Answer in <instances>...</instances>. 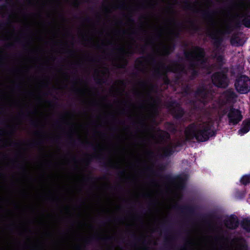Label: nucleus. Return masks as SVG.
<instances>
[{"mask_svg": "<svg viewBox=\"0 0 250 250\" xmlns=\"http://www.w3.org/2000/svg\"><path fill=\"white\" fill-rule=\"evenodd\" d=\"M241 182L243 185H247L250 182V176L248 175L243 176L241 180Z\"/></svg>", "mask_w": 250, "mask_h": 250, "instance_id": "obj_20", "label": "nucleus"}, {"mask_svg": "<svg viewBox=\"0 0 250 250\" xmlns=\"http://www.w3.org/2000/svg\"><path fill=\"white\" fill-rule=\"evenodd\" d=\"M186 58L190 62L188 70L182 65L175 62H172L166 65L161 62L157 61L153 57L149 56L146 58L138 59L135 66L140 71L150 73L155 76H164L167 72H184L189 73L194 76L197 72L196 66L203 64L205 62L204 52L202 49L194 47L189 51L185 52Z\"/></svg>", "mask_w": 250, "mask_h": 250, "instance_id": "obj_2", "label": "nucleus"}, {"mask_svg": "<svg viewBox=\"0 0 250 250\" xmlns=\"http://www.w3.org/2000/svg\"><path fill=\"white\" fill-rule=\"evenodd\" d=\"M173 49V43L171 37L167 41L160 42L158 47L156 48L157 53L160 55H167L170 53Z\"/></svg>", "mask_w": 250, "mask_h": 250, "instance_id": "obj_8", "label": "nucleus"}, {"mask_svg": "<svg viewBox=\"0 0 250 250\" xmlns=\"http://www.w3.org/2000/svg\"><path fill=\"white\" fill-rule=\"evenodd\" d=\"M250 129V120L244 121L243 123L242 126L239 130V133L241 134H244L248 132Z\"/></svg>", "mask_w": 250, "mask_h": 250, "instance_id": "obj_14", "label": "nucleus"}, {"mask_svg": "<svg viewBox=\"0 0 250 250\" xmlns=\"http://www.w3.org/2000/svg\"><path fill=\"white\" fill-rule=\"evenodd\" d=\"M123 42H122L123 44L120 47V51L123 55H129V54L133 52V46L124 41Z\"/></svg>", "mask_w": 250, "mask_h": 250, "instance_id": "obj_11", "label": "nucleus"}, {"mask_svg": "<svg viewBox=\"0 0 250 250\" xmlns=\"http://www.w3.org/2000/svg\"><path fill=\"white\" fill-rule=\"evenodd\" d=\"M212 81L217 87L223 88L227 87L229 83L226 75L221 73H215L212 77Z\"/></svg>", "mask_w": 250, "mask_h": 250, "instance_id": "obj_9", "label": "nucleus"}, {"mask_svg": "<svg viewBox=\"0 0 250 250\" xmlns=\"http://www.w3.org/2000/svg\"><path fill=\"white\" fill-rule=\"evenodd\" d=\"M171 111L174 116L177 118L181 117L184 113L183 109L179 106L174 107Z\"/></svg>", "mask_w": 250, "mask_h": 250, "instance_id": "obj_17", "label": "nucleus"}, {"mask_svg": "<svg viewBox=\"0 0 250 250\" xmlns=\"http://www.w3.org/2000/svg\"><path fill=\"white\" fill-rule=\"evenodd\" d=\"M235 87L236 90L241 94L248 93L250 90V79L244 75L240 76L236 80Z\"/></svg>", "mask_w": 250, "mask_h": 250, "instance_id": "obj_6", "label": "nucleus"}, {"mask_svg": "<svg viewBox=\"0 0 250 250\" xmlns=\"http://www.w3.org/2000/svg\"><path fill=\"white\" fill-rule=\"evenodd\" d=\"M236 96L235 93L231 89H229L224 92L220 97L219 104L221 105L228 104L229 107L226 109V112L228 113V117L229 123L235 125L237 124L241 120V115L238 110H236L231 107L230 103L233 102Z\"/></svg>", "mask_w": 250, "mask_h": 250, "instance_id": "obj_5", "label": "nucleus"}, {"mask_svg": "<svg viewBox=\"0 0 250 250\" xmlns=\"http://www.w3.org/2000/svg\"><path fill=\"white\" fill-rule=\"evenodd\" d=\"M184 179L180 177H178L174 181V187L177 189L179 190L183 188L184 186Z\"/></svg>", "mask_w": 250, "mask_h": 250, "instance_id": "obj_16", "label": "nucleus"}, {"mask_svg": "<svg viewBox=\"0 0 250 250\" xmlns=\"http://www.w3.org/2000/svg\"><path fill=\"white\" fill-rule=\"evenodd\" d=\"M123 34H124V35H125V31H123Z\"/></svg>", "mask_w": 250, "mask_h": 250, "instance_id": "obj_26", "label": "nucleus"}, {"mask_svg": "<svg viewBox=\"0 0 250 250\" xmlns=\"http://www.w3.org/2000/svg\"><path fill=\"white\" fill-rule=\"evenodd\" d=\"M226 226L231 229H234L238 226V221L236 217L232 216L228 218L225 221Z\"/></svg>", "mask_w": 250, "mask_h": 250, "instance_id": "obj_12", "label": "nucleus"}, {"mask_svg": "<svg viewBox=\"0 0 250 250\" xmlns=\"http://www.w3.org/2000/svg\"><path fill=\"white\" fill-rule=\"evenodd\" d=\"M196 97L205 104L211 98V91L209 90L208 86H200L196 92Z\"/></svg>", "mask_w": 250, "mask_h": 250, "instance_id": "obj_7", "label": "nucleus"}, {"mask_svg": "<svg viewBox=\"0 0 250 250\" xmlns=\"http://www.w3.org/2000/svg\"><path fill=\"white\" fill-rule=\"evenodd\" d=\"M231 44L234 46H241L244 43V42L237 35H234L230 40Z\"/></svg>", "mask_w": 250, "mask_h": 250, "instance_id": "obj_15", "label": "nucleus"}, {"mask_svg": "<svg viewBox=\"0 0 250 250\" xmlns=\"http://www.w3.org/2000/svg\"><path fill=\"white\" fill-rule=\"evenodd\" d=\"M155 91L154 86L149 83L142 82L134 90V94L142 100L139 105L140 110L148 113H155L158 102L155 99L152 93Z\"/></svg>", "mask_w": 250, "mask_h": 250, "instance_id": "obj_4", "label": "nucleus"}, {"mask_svg": "<svg viewBox=\"0 0 250 250\" xmlns=\"http://www.w3.org/2000/svg\"><path fill=\"white\" fill-rule=\"evenodd\" d=\"M231 245L234 250H246L241 238H235L232 240Z\"/></svg>", "mask_w": 250, "mask_h": 250, "instance_id": "obj_10", "label": "nucleus"}, {"mask_svg": "<svg viewBox=\"0 0 250 250\" xmlns=\"http://www.w3.org/2000/svg\"><path fill=\"white\" fill-rule=\"evenodd\" d=\"M213 120L210 116H205L200 121L190 125L185 130V135L187 140L195 138L199 142L208 140L214 133L211 127Z\"/></svg>", "mask_w": 250, "mask_h": 250, "instance_id": "obj_3", "label": "nucleus"}, {"mask_svg": "<svg viewBox=\"0 0 250 250\" xmlns=\"http://www.w3.org/2000/svg\"><path fill=\"white\" fill-rule=\"evenodd\" d=\"M163 133L165 134L164 137H167V136H168V134L167 133H165V132H164Z\"/></svg>", "mask_w": 250, "mask_h": 250, "instance_id": "obj_23", "label": "nucleus"}, {"mask_svg": "<svg viewBox=\"0 0 250 250\" xmlns=\"http://www.w3.org/2000/svg\"><path fill=\"white\" fill-rule=\"evenodd\" d=\"M243 228L248 231H250V220L244 219L242 223Z\"/></svg>", "mask_w": 250, "mask_h": 250, "instance_id": "obj_19", "label": "nucleus"}, {"mask_svg": "<svg viewBox=\"0 0 250 250\" xmlns=\"http://www.w3.org/2000/svg\"><path fill=\"white\" fill-rule=\"evenodd\" d=\"M241 21L245 26L250 27V13L246 9L240 8L232 14L222 9L216 12L210 18L211 23L215 27L210 33L214 47L213 56L216 58L220 64L223 61L222 55L223 49L221 45L222 40L221 36L229 34Z\"/></svg>", "mask_w": 250, "mask_h": 250, "instance_id": "obj_1", "label": "nucleus"}, {"mask_svg": "<svg viewBox=\"0 0 250 250\" xmlns=\"http://www.w3.org/2000/svg\"><path fill=\"white\" fill-rule=\"evenodd\" d=\"M206 7H208V6H209V4H208V3H207V4H206Z\"/></svg>", "mask_w": 250, "mask_h": 250, "instance_id": "obj_24", "label": "nucleus"}, {"mask_svg": "<svg viewBox=\"0 0 250 250\" xmlns=\"http://www.w3.org/2000/svg\"><path fill=\"white\" fill-rule=\"evenodd\" d=\"M115 38V37H112V40H114Z\"/></svg>", "mask_w": 250, "mask_h": 250, "instance_id": "obj_25", "label": "nucleus"}, {"mask_svg": "<svg viewBox=\"0 0 250 250\" xmlns=\"http://www.w3.org/2000/svg\"><path fill=\"white\" fill-rule=\"evenodd\" d=\"M123 82L119 81L118 83H115L111 88L112 93L114 95H120L123 92Z\"/></svg>", "mask_w": 250, "mask_h": 250, "instance_id": "obj_13", "label": "nucleus"}, {"mask_svg": "<svg viewBox=\"0 0 250 250\" xmlns=\"http://www.w3.org/2000/svg\"><path fill=\"white\" fill-rule=\"evenodd\" d=\"M189 244L192 246V247H194V245H195V243L192 240H190L189 242Z\"/></svg>", "mask_w": 250, "mask_h": 250, "instance_id": "obj_21", "label": "nucleus"}, {"mask_svg": "<svg viewBox=\"0 0 250 250\" xmlns=\"http://www.w3.org/2000/svg\"><path fill=\"white\" fill-rule=\"evenodd\" d=\"M173 152L172 146L170 145L164 147L163 149V154L164 156H167L171 155Z\"/></svg>", "mask_w": 250, "mask_h": 250, "instance_id": "obj_18", "label": "nucleus"}, {"mask_svg": "<svg viewBox=\"0 0 250 250\" xmlns=\"http://www.w3.org/2000/svg\"><path fill=\"white\" fill-rule=\"evenodd\" d=\"M120 32V31H119V30L116 31V32H117V33H115L114 34V35L115 36V35H116L117 34H119V33H119Z\"/></svg>", "mask_w": 250, "mask_h": 250, "instance_id": "obj_22", "label": "nucleus"}]
</instances>
